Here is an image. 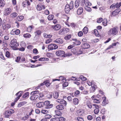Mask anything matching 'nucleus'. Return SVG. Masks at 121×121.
Returning a JSON list of instances; mask_svg holds the SVG:
<instances>
[{"label": "nucleus", "instance_id": "f257e3e1", "mask_svg": "<svg viewBox=\"0 0 121 121\" xmlns=\"http://www.w3.org/2000/svg\"><path fill=\"white\" fill-rule=\"evenodd\" d=\"M118 28L116 26L111 28L108 32V35L110 36L116 35L118 33Z\"/></svg>", "mask_w": 121, "mask_h": 121}, {"label": "nucleus", "instance_id": "f03ea898", "mask_svg": "<svg viewBox=\"0 0 121 121\" xmlns=\"http://www.w3.org/2000/svg\"><path fill=\"white\" fill-rule=\"evenodd\" d=\"M10 46L13 49H15L16 47L19 46L18 43L17 42L16 40L15 39H13L12 40L9 44Z\"/></svg>", "mask_w": 121, "mask_h": 121}, {"label": "nucleus", "instance_id": "7ed1b4c3", "mask_svg": "<svg viewBox=\"0 0 121 121\" xmlns=\"http://www.w3.org/2000/svg\"><path fill=\"white\" fill-rule=\"evenodd\" d=\"M14 111L12 109L6 111L4 113V115L5 117L9 118L12 114L14 112Z\"/></svg>", "mask_w": 121, "mask_h": 121}, {"label": "nucleus", "instance_id": "20e7f679", "mask_svg": "<svg viewBox=\"0 0 121 121\" xmlns=\"http://www.w3.org/2000/svg\"><path fill=\"white\" fill-rule=\"evenodd\" d=\"M88 84L89 86H91V87L90 89V91L91 92H94L96 89L97 88V86L95 85V84L93 83V82H88Z\"/></svg>", "mask_w": 121, "mask_h": 121}, {"label": "nucleus", "instance_id": "39448f33", "mask_svg": "<svg viewBox=\"0 0 121 121\" xmlns=\"http://www.w3.org/2000/svg\"><path fill=\"white\" fill-rule=\"evenodd\" d=\"M121 6V2L119 3H114L110 7L111 9H113L116 8H118Z\"/></svg>", "mask_w": 121, "mask_h": 121}, {"label": "nucleus", "instance_id": "423d86ee", "mask_svg": "<svg viewBox=\"0 0 121 121\" xmlns=\"http://www.w3.org/2000/svg\"><path fill=\"white\" fill-rule=\"evenodd\" d=\"M56 54L57 56L65 57V52L63 50L57 51L56 52Z\"/></svg>", "mask_w": 121, "mask_h": 121}, {"label": "nucleus", "instance_id": "0eeeda50", "mask_svg": "<svg viewBox=\"0 0 121 121\" xmlns=\"http://www.w3.org/2000/svg\"><path fill=\"white\" fill-rule=\"evenodd\" d=\"M58 48V46L54 44H51L49 45L48 47V49L50 50H52Z\"/></svg>", "mask_w": 121, "mask_h": 121}, {"label": "nucleus", "instance_id": "6e6552de", "mask_svg": "<svg viewBox=\"0 0 121 121\" xmlns=\"http://www.w3.org/2000/svg\"><path fill=\"white\" fill-rule=\"evenodd\" d=\"M61 27L60 25L59 24H57L56 25L52 26L51 27L54 30L56 31L60 29Z\"/></svg>", "mask_w": 121, "mask_h": 121}, {"label": "nucleus", "instance_id": "1a4fd4ad", "mask_svg": "<svg viewBox=\"0 0 121 121\" xmlns=\"http://www.w3.org/2000/svg\"><path fill=\"white\" fill-rule=\"evenodd\" d=\"M56 102L60 104H64L66 106L67 104L66 102L63 99H59L56 100Z\"/></svg>", "mask_w": 121, "mask_h": 121}, {"label": "nucleus", "instance_id": "9d476101", "mask_svg": "<svg viewBox=\"0 0 121 121\" xmlns=\"http://www.w3.org/2000/svg\"><path fill=\"white\" fill-rule=\"evenodd\" d=\"M2 27L4 30H7L11 27L10 25L4 23L2 24Z\"/></svg>", "mask_w": 121, "mask_h": 121}, {"label": "nucleus", "instance_id": "9b49d317", "mask_svg": "<svg viewBox=\"0 0 121 121\" xmlns=\"http://www.w3.org/2000/svg\"><path fill=\"white\" fill-rule=\"evenodd\" d=\"M103 100L102 104V105L103 106H104L108 103V102L107 99H106V97H103L102 98Z\"/></svg>", "mask_w": 121, "mask_h": 121}, {"label": "nucleus", "instance_id": "f8f14e48", "mask_svg": "<svg viewBox=\"0 0 121 121\" xmlns=\"http://www.w3.org/2000/svg\"><path fill=\"white\" fill-rule=\"evenodd\" d=\"M41 27H39L38 28V30H36L34 32L35 36L39 35H41L42 32L41 30H40Z\"/></svg>", "mask_w": 121, "mask_h": 121}, {"label": "nucleus", "instance_id": "ddd939ff", "mask_svg": "<svg viewBox=\"0 0 121 121\" xmlns=\"http://www.w3.org/2000/svg\"><path fill=\"white\" fill-rule=\"evenodd\" d=\"M11 12V9L9 8L6 9L4 11V15H9Z\"/></svg>", "mask_w": 121, "mask_h": 121}, {"label": "nucleus", "instance_id": "4468645a", "mask_svg": "<svg viewBox=\"0 0 121 121\" xmlns=\"http://www.w3.org/2000/svg\"><path fill=\"white\" fill-rule=\"evenodd\" d=\"M119 9H116L112 12L111 13L110 15L111 16H115L118 14L119 12Z\"/></svg>", "mask_w": 121, "mask_h": 121}, {"label": "nucleus", "instance_id": "2eb2a0df", "mask_svg": "<svg viewBox=\"0 0 121 121\" xmlns=\"http://www.w3.org/2000/svg\"><path fill=\"white\" fill-rule=\"evenodd\" d=\"M32 95L30 98V99L32 100H35L36 99L39 97L37 95Z\"/></svg>", "mask_w": 121, "mask_h": 121}, {"label": "nucleus", "instance_id": "dca6fc26", "mask_svg": "<svg viewBox=\"0 0 121 121\" xmlns=\"http://www.w3.org/2000/svg\"><path fill=\"white\" fill-rule=\"evenodd\" d=\"M72 9L70 7L68 4H67L65 7V11L66 13H68L69 12L70 10Z\"/></svg>", "mask_w": 121, "mask_h": 121}, {"label": "nucleus", "instance_id": "f3484780", "mask_svg": "<svg viewBox=\"0 0 121 121\" xmlns=\"http://www.w3.org/2000/svg\"><path fill=\"white\" fill-rule=\"evenodd\" d=\"M45 6L44 5H38L37 9L38 10L40 11L43 9H45Z\"/></svg>", "mask_w": 121, "mask_h": 121}, {"label": "nucleus", "instance_id": "a211bd4d", "mask_svg": "<svg viewBox=\"0 0 121 121\" xmlns=\"http://www.w3.org/2000/svg\"><path fill=\"white\" fill-rule=\"evenodd\" d=\"M54 42L58 43H62L63 42V40L60 38L56 39L54 41Z\"/></svg>", "mask_w": 121, "mask_h": 121}, {"label": "nucleus", "instance_id": "6ab92c4d", "mask_svg": "<svg viewBox=\"0 0 121 121\" xmlns=\"http://www.w3.org/2000/svg\"><path fill=\"white\" fill-rule=\"evenodd\" d=\"M44 104V103L43 102H40L37 103L36 104V106L38 107L41 108L43 107Z\"/></svg>", "mask_w": 121, "mask_h": 121}, {"label": "nucleus", "instance_id": "aec40b11", "mask_svg": "<svg viewBox=\"0 0 121 121\" xmlns=\"http://www.w3.org/2000/svg\"><path fill=\"white\" fill-rule=\"evenodd\" d=\"M23 6L24 7H25L29 5L30 4L29 1L28 0H26L23 2Z\"/></svg>", "mask_w": 121, "mask_h": 121}, {"label": "nucleus", "instance_id": "412c9836", "mask_svg": "<svg viewBox=\"0 0 121 121\" xmlns=\"http://www.w3.org/2000/svg\"><path fill=\"white\" fill-rule=\"evenodd\" d=\"M56 108L59 110H62L64 108V107L62 105H59L56 107Z\"/></svg>", "mask_w": 121, "mask_h": 121}, {"label": "nucleus", "instance_id": "4be33fe9", "mask_svg": "<svg viewBox=\"0 0 121 121\" xmlns=\"http://www.w3.org/2000/svg\"><path fill=\"white\" fill-rule=\"evenodd\" d=\"M83 11V9L82 8H80L78 9L77 11V13L78 15L81 14Z\"/></svg>", "mask_w": 121, "mask_h": 121}, {"label": "nucleus", "instance_id": "5701e85b", "mask_svg": "<svg viewBox=\"0 0 121 121\" xmlns=\"http://www.w3.org/2000/svg\"><path fill=\"white\" fill-rule=\"evenodd\" d=\"M29 92H27L24 94L22 96L23 98L26 99L29 97Z\"/></svg>", "mask_w": 121, "mask_h": 121}, {"label": "nucleus", "instance_id": "b1692460", "mask_svg": "<svg viewBox=\"0 0 121 121\" xmlns=\"http://www.w3.org/2000/svg\"><path fill=\"white\" fill-rule=\"evenodd\" d=\"M80 4L79 0H76L75 1L74 6L75 8H77L79 6Z\"/></svg>", "mask_w": 121, "mask_h": 121}, {"label": "nucleus", "instance_id": "393cba45", "mask_svg": "<svg viewBox=\"0 0 121 121\" xmlns=\"http://www.w3.org/2000/svg\"><path fill=\"white\" fill-rule=\"evenodd\" d=\"M34 26L33 25H31V26H29L27 28V30L28 32H30L32 31V29H34Z\"/></svg>", "mask_w": 121, "mask_h": 121}, {"label": "nucleus", "instance_id": "a878e982", "mask_svg": "<svg viewBox=\"0 0 121 121\" xmlns=\"http://www.w3.org/2000/svg\"><path fill=\"white\" fill-rule=\"evenodd\" d=\"M73 104L75 105H77L79 103L78 99L77 98H75L73 99Z\"/></svg>", "mask_w": 121, "mask_h": 121}, {"label": "nucleus", "instance_id": "bb28decb", "mask_svg": "<svg viewBox=\"0 0 121 121\" xmlns=\"http://www.w3.org/2000/svg\"><path fill=\"white\" fill-rule=\"evenodd\" d=\"M24 18V17L22 16H18L17 19L18 21H20L22 20Z\"/></svg>", "mask_w": 121, "mask_h": 121}, {"label": "nucleus", "instance_id": "cd10ccee", "mask_svg": "<svg viewBox=\"0 0 121 121\" xmlns=\"http://www.w3.org/2000/svg\"><path fill=\"white\" fill-rule=\"evenodd\" d=\"M86 104L89 108L91 109L92 108V104L90 101H87L86 102Z\"/></svg>", "mask_w": 121, "mask_h": 121}, {"label": "nucleus", "instance_id": "c85d7f7f", "mask_svg": "<svg viewBox=\"0 0 121 121\" xmlns=\"http://www.w3.org/2000/svg\"><path fill=\"white\" fill-rule=\"evenodd\" d=\"M17 15V14L16 12H14L12 13L10 15V17L12 18L16 17Z\"/></svg>", "mask_w": 121, "mask_h": 121}, {"label": "nucleus", "instance_id": "c756f323", "mask_svg": "<svg viewBox=\"0 0 121 121\" xmlns=\"http://www.w3.org/2000/svg\"><path fill=\"white\" fill-rule=\"evenodd\" d=\"M49 60V59L48 58L43 57L40 58L39 59V60L40 61H48Z\"/></svg>", "mask_w": 121, "mask_h": 121}, {"label": "nucleus", "instance_id": "7c9ffc66", "mask_svg": "<svg viewBox=\"0 0 121 121\" xmlns=\"http://www.w3.org/2000/svg\"><path fill=\"white\" fill-rule=\"evenodd\" d=\"M88 28L87 27H85L83 29V31L85 34H87L88 32Z\"/></svg>", "mask_w": 121, "mask_h": 121}, {"label": "nucleus", "instance_id": "2f4dec72", "mask_svg": "<svg viewBox=\"0 0 121 121\" xmlns=\"http://www.w3.org/2000/svg\"><path fill=\"white\" fill-rule=\"evenodd\" d=\"M23 36L25 38H28L31 36V35L29 33H26L24 34Z\"/></svg>", "mask_w": 121, "mask_h": 121}, {"label": "nucleus", "instance_id": "473e14b6", "mask_svg": "<svg viewBox=\"0 0 121 121\" xmlns=\"http://www.w3.org/2000/svg\"><path fill=\"white\" fill-rule=\"evenodd\" d=\"M73 40H75V41L73 43L75 45H79L81 44V42L77 40V39H75V40L73 39Z\"/></svg>", "mask_w": 121, "mask_h": 121}, {"label": "nucleus", "instance_id": "72a5a7b5", "mask_svg": "<svg viewBox=\"0 0 121 121\" xmlns=\"http://www.w3.org/2000/svg\"><path fill=\"white\" fill-rule=\"evenodd\" d=\"M39 99L40 100H42L44 99V96L41 93H39Z\"/></svg>", "mask_w": 121, "mask_h": 121}, {"label": "nucleus", "instance_id": "f704fd0d", "mask_svg": "<svg viewBox=\"0 0 121 121\" xmlns=\"http://www.w3.org/2000/svg\"><path fill=\"white\" fill-rule=\"evenodd\" d=\"M5 5V2L3 0H0V7H3Z\"/></svg>", "mask_w": 121, "mask_h": 121}, {"label": "nucleus", "instance_id": "c9c22d12", "mask_svg": "<svg viewBox=\"0 0 121 121\" xmlns=\"http://www.w3.org/2000/svg\"><path fill=\"white\" fill-rule=\"evenodd\" d=\"M100 101L101 100L100 99H94L93 102L95 103L98 104L100 102Z\"/></svg>", "mask_w": 121, "mask_h": 121}, {"label": "nucleus", "instance_id": "e433bc0d", "mask_svg": "<svg viewBox=\"0 0 121 121\" xmlns=\"http://www.w3.org/2000/svg\"><path fill=\"white\" fill-rule=\"evenodd\" d=\"M54 17L53 15H50L48 16V18L49 20H51L53 19Z\"/></svg>", "mask_w": 121, "mask_h": 121}, {"label": "nucleus", "instance_id": "4c0bfd02", "mask_svg": "<svg viewBox=\"0 0 121 121\" xmlns=\"http://www.w3.org/2000/svg\"><path fill=\"white\" fill-rule=\"evenodd\" d=\"M84 48L87 49L89 48L90 47V45L88 43H85L83 44Z\"/></svg>", "mask_w": 121, "mask_h": 121}, {"label": "nucleus", "instance_id": "58836bf2", "mask_svg": "<svg viewBox=\"0 0 121 121\" xmlns=\"http://www.w3.org/2000/svg\"><path fill=\"white\" fill-rule=\"evenodd\" d=\"M103 21V22L102 23L103 25L105 26H106L107 24V19H104Z\"/></svg>", "mask_w": 121, "mask_h": 121}, {"label": "nucleus", "instance_id": "ea45409f", "mask_svg": "<svg viewBox=\"0 0 121 121\" xmlns=\"http://www.w3.org/2000/svg\"><path fill=\"white\" fill-rule=\"evenodd\" d=\"M71 35H66L65 36L64 38V39L66 40H68L69 39L71 38Z\"/></svg>", "mask_w": 121, "mask_h": 121}, {"label": "nucleus", "instance_id": "a19ab883", "mask_svg": "<svg viewBox=\"0 0 121 121\" xmlns=\"http://www.w3.org/2000/svg\"><path fill=\"white\" fill-rule=\"evenodd\" d=\"M14 50H19L20 51H24L25 50V48L23 47H22V48H15V49H13Z\"/></svg>", "mask_w": 121, "mask_h": 121}, {"label": "nucleus", "instance_id": "79ce46f5", "mask_svg": "<svg viewBox=\"0 0 121 121\" xmlns=\"http://www.w3.org/2000/svg\"><path fill=\"white\" fill-rule=\"evenodd\" d=\"M69 7L71 8V9H72L73 7V1H71L69 3Z\"/></svg>", "mask_w": 121, "mask_h": 121}, {"label": "nucleus", "instance_id": "37998d69", "mask_svg": "<svg viewBox=\"0 0 121 121\" xmlns=\"http://www.w3.org/2000/svg\"><path fill=\"white\" fill-rule=\"evenodd\" d=\"M45 82L46 86L47 87L49 86L51 84V83L49 82V81L48 80L45 81Z\"/></svg>", "mask_w": 121, "mask_h": 121}, {"label": "nucleus", "instance_id": "c03bdc74", "mask_svg": "<svg viewBox=\"0 0 121 121\" xmlns=\"http://www.w3.org/2000/svg\"><path fill=\"white\" fill-rule=\"evenodd\" d=\"M23 93V92L22 91H20L16 94V96H18L20 97L22 95Z\"/></svg>", "mask_w": 121, "mask_h": 121}, {"label": "nucleus", "instance_id": "a18cd8bd", "mask_svg": "<svg viewBox=\"0 0 121 121\" xmlns=\"http://www.w3.org/2000/svg\"><path fill=\"white\" fill-rule=\"evenodd\" d=\"M85 9L88 12H91V9L88 6H86L85 7Z\"/></svg>", "mask_w": 121, "mask_h": 121}, {"label": "nucleus", "instance_id": "49530a36", "mask_svg": "<svg viewBox=\"0 0 121 121\" xmlns=\"http://www.w3.org/2000/svg\"><path fill=\"white\" fill-rule=\"evenodd\" d=\"M79 79H80L82 81H84L86 80V78L82 75H81L79 77Z\"/></svg>", "mask_w": 121, "mask_h": 121}, {"label": "nucleus", "instance_id": "de8ad7c7", "mask_svg": "<svg viewBox=\"0 0 121 121\" xmlns=\"http://www.w3.org/2000/svg\"><path fill=\"white\" fill-rule=\"evenodd\" d=\"M64 28L61 29L59 31V33L60 34L63 35L65 34Z\"/></svg>", "mask_w": 121, "mask_h": 121}, {"label": "nucleus", "instance_id": "09e8293b", "mask_svg": "<svg viewBox=\"0 0 121 121\" xmlns=\"http://www.w3.org/2000/svg\"><path fill=\"white\" fill-rule=\"evenodd\" d=\"M58 96V92H55L53 95V97L55 99L57 98Z\"/></svg>", "mask_w": 121, "mask_h": 121}, {"label": "nucleus", "instance_id": "8fccbe9b", "mask_svg": "<svg viewBox=\"0 0 121 121\" xmlns=\"http://www.w3.org/2000/svg\"><path fill=\"white\" fill-rule=\"evenodd\" d=\"M39 91H32L30 93V95H37L36 94L39 93Z\"/></svg>", "mask_w": 121, "mask_h": 121}, {"label": "nucleus", "instance_id": "3c124183", "mask_svg": "<svg viewBox=\"0 0 121 121\" xmlns=\"http://www.w3.org/2000/svg\"><path fill=\"white\" fill-rule=\"evenodd\" d=\"M68 85V82H65L63 83V88H65Z\"/></svg>", "mask_w": 121, "mask_h": 121}, {"label": "nucleus", "instance_id": "603ef678", "mask_svg": "<svg viewBox=\"0 0 121 121\" xmlns=\"http://www.w3.org/2000/svg\"><path fill=\"white\" fill-rule=\"evenodd\" d=\"M94 34L96 36H99V33L98 32V31L97 30H94Z\"/></svg>", "mask_w": 121, "mask_h": 121}, {"label": "nucleus", "instance_id": "864d4df0", "mask_svg": "<svg viewBox=\"0 0 121 121\" xmlns=\"http://www.w3.org/2000/svg\"><path fill=\"white\" fill-rule=\"evenodd\" d=\"M20 33V31L19 29L15 30V34L18 35Z\"/></svg>", "mask_w": 121, "mask_h": 121}, {"label": "nucleus", "instance_id": "5fc2aeb1", "mask_svg": "<svg viewBox=\"0 0 121 121\" xmlns=\"http://www.w3.org/2000/svg\"><path fill=\"white\" fill-rule=\"evenodd\" d=\"M63 77L62 76H60L59 78V79H52V81L54 82L56 81H60L61 80V79H62Z\"/></svg>", "mask_w": 121, "mask_h": 121}, {"label": "nucleus", "instance_id": "6e6d98bb", "mask_svg": "<svg viewBox=\"0 0 121 121\" xmlns=\"http://www.w3.org/2000/svg\"><path fill=\"white\" fill-rule=\"evenodd\" d=\"M5 56L7 57H9L10 56V53L9 52L7 51L5 54Z\"/></svg>", "mask_w": 121, "mask_h": 121}, {"label": "nucleus", "instance_id": "4d7b16f0", "mask_svg": "<svg viewBox=\"0 0 121 121\" xmlns=\"http://www.w3.org/2000/svg\"><path fill=\"white\" fill-rule=\"evenodd\" d=\"M52 117L51 115H46L45 116V118L47 120V119H49L50 118Z\"/></svg>", "mask_w": 121, "mask_h": 121}, {"label": "nucleus", "instance_id": "13d9d810", "mask_svg": "<svg viewBox=\"0 0 121 121\" xmlns=\"http://www.w3.org/2000/svg\"><path fill=\"white\" fill-rule=\"evenodd\" d=\"M103 21V19L102 18H100L98 19L97 20V22L98 23H100Z\"/></svg>", "mask_w": 121, "mask_h": 121}, {"label": "nucleus", "instance_id": "bf43d9fd", "mask_svg": "<svg viewBox=\"0 0 121 121\" xmlns=\"http://www.w3.org/2000/svg\"><path fill=\"white\" fill-rule=\"evenodd\" d=\"M85 3L86 6H91V4L88 1H87L86 2H85Z\"/></svg>", "mask_w": 121, "mask_h": 121}, {"label": "nucleus", "instance_id": "052dcab7", "mask_svg": "<svg viewBox=\"0 0 121 121\" xmlns=\"http://www.w3.org/2000/svg\"><path fill=\"white\" fill-rule=\"evenodd\" d=\"M99 109H95L94 111V113L95 114H97L99 112Z\"/></svg>", "mask_w": 121, "mask_h": 121}, {"label": "nucleus", "instance_id": "680f3d73", "mask_svg": "<svg viewBox=\"0 0 121 121\" xmlns=\"http://www.w3.org/2000/svg\"><path fill=\"white\" fill-rule=\"evenodd\" d=\"M52 41V39L51 38H49L46 41V43L48 44L51 42Z\"/></svg>", "mask_w": 121, "mask_h": 121}, {"label": "nucleus", "instance_id": "e2e57ef3", "mask_svg": "<svg viewBox=\"0 0 121 121\" xmlns=\"http://www.w3.org/2000/svg\"><path fill=\"white\" fill-rule=\"evenodd\" d=\"M66 119L65 118L63 117H59V121H65Z\"/></svg>", "mask_w": 121, "mask_h": 121}, {"label": "nucleus", "instance_id": "0e129e2a", "mask_svg": "<svg viewBox=\"0 0 121 121\" xmlns=\"http://www.w3.org/2000/svg\"><path fill=\"white\" fill-rule=\"evenodd\" d=\"M0 57L3 60L5 59V58L3 55L2 53L1 52H0Z\"/></svg>", "mask_w": 121, "mask_h": 121}, {"label": "nucleus", "instance_id": "69168bd1", "mask_svg": "<svg viewBox=\"0 0 121 121\" xmlns=\"http://www.w3.org/2000/svg\"><path fill=\"white\" fill-rule=\"evenodd\" d=\"M41 112L44 114H47L48 113V111L47 110H44L41 111Z\"/></svg>", "mask_w": 121, "mask_h": 121}, {"label": "nucleus", "instance_id": "338daca9", "mask_svg": "<svg viewBox=\"0 0 121 121\" xmlns=\"http://www.w3.org/2000/svg\"><path fill=\"white\" fill-rule=\"evenodd\" d=\"M65 34L67 33L69 31V29L67 28H64Z\"/></svg>", "mask_w": 121, "mask_h": 121}, {"label": "nucleus", "instance_id": "774afa93", "mask_svg": "<svg viewBox=\"0 0 121 121\" xmlns=\"http://www.w3.org/2000/svg\"><path fill=\"white\" fill-rule=\"evenodd\" d=\"M83 35V33L82 31H79L78 34V35L79 36L81 37Z\"/></svg>", "mask_w": 121, "mask_h": 121}]
</instances>
